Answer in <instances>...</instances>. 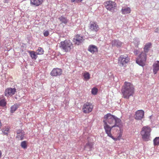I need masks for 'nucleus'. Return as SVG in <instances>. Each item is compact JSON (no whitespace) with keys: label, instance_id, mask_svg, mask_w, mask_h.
Returning a JSON list of instances; mask_svg holds the SVG:
<instances>
[{"label":"nucleus","instance_id":"1","mask_svg":"<svg viewBox=\"0 0 159 159\" xmlns=\"http://www.w3.org/2000/svg\"><path fill=\"white\" fill-rule=\"evenodd\" d=\"M103 122L104 128L108 136L114 141L120 140L122 134L120 130L122 126L120 119L111 114L108 113L104 116Z\"/></svg>","mask_w":159,"mask_h":159},{"label":"nucleus","instance_id":"2","mask_svg":"<svg viewBox=\"0 0 159 159\" xmlns=\"http://www.w3.org/2000/svg\"><path fill=\"white\" fill-rule=\"evenodd\" d=\"M152 45L151 43H146L144 48V51L141 52L136 60V63L140 66H145L147 59V53L148 52Z\"/></svg>","mask_w":159,"mask_h":159},{"label":"nucleus","instance_id":"3","mask_svg":"<svg viewBox=\"0 0 159 159\" xmlns=\"http://www.w3.org/2000/svg\"><path fill=\"white\" fill-rule=\"evenodd\" d=\"M134 87L133 84L130 82L125 81L121 90L124 98L129 99L130 96L133 95L134 91Z\"/></svg>","mask_w":159,"mask_h":159},{"label":"nucleus","instance_id":"4","mask_svg":"<svg viewBox=\"0 0 159 159\" xmlns=\"http://www.w3.org/2000/svg\"><path fill=\"white\" fill-rule=\"evenodd\" d=\"M152 129L148 125L143 126L141 130L140 134L143 140L148 141L150 140L151 132Z\"/></svg>","mask_w":159,"mask_h":159},{"label":"nucleus","instance_id":"5","mask_svg":"<svg viewBox=\"0 0 159 159\" xmlns=\"http://www.w3.org/2000/svg\"><path fill=\"white\" fill-rule=\"evenodd\" d=\"M59 47L65 52H69L73 48V43L70 40L66 39L60 42Z\"/></svg>","mask_w":159,"mask_h":159},{"label":"nucleus","instance_id":"6","mask_svg":"<svg viewBox=\"0 0 159 159\" xmlns=\"http://www.w3.org/2000/svg\"><path fill=\"white\" fill-rule=\"evenodd\" d=\"M129 61V58L127 55H122L118 58V63L120 66H125Z\"/></svg>","mask_w":159,"mask_h":159},{"label":"nucleus","instance_id":"7","mask_svg":"<svg viewBox=\"0 0 159 159\" xmlns=\"http://www.w3.org/2000/svg\"><path fill=\"white\" fill-rule=\"evenodd\" d=\"M93 106L90 102H87L84 104L83 107L82 111L84 113L88 114L91 112L93 108Z\"/></svg>","mask_w":159,"mask_h":159},{"label":"nucleus","instance_id":"8","mask_svg":"<svg viewBox=\"0 0 159 159\" xmlns=\"http://www.w3.org/2000/svg\"><path fill=\"white\" fill-rule=\"evenodd\" d=\"M105 6L107 9L113 12L116 7V4L112 1H107L104 3Z\"/></svg>","mask_w":159,"mask_h":159},{"label":"nucleus","instance_id":"9","mask_svg":"<svg viewBox=\"0 0 159 159\" xmlns=\"http://www.w3.org/2000/svg\"><path fill=\"white\" fill-rule=\"evenodd\" d=\"M85 39L84 37L79 34H76L73 40L75 44L79 45L83 43Z\"/></svg>","mask_w":159,"mask_h":159},{"label":"nucleus","instance_id":"10","mask_svg":"<svg viewBox=\"0 0 159 159\" xmlns=\"http://www.w3.org/2000/svg\"><path fill=\"white\" fill-rule=\"evenodd\" d=\"M62 73V70L61 68H54L51 71L50 75L52 76H60Z\"/></svg>","mask_w":159,"mask_h":159},{"label":"nucleus","instance_id":"11","mask_svg":"<svg viewBox=\"0 0 159 159\" xmlns=\"http://www.w3.org/2000/svg\"><path fill=\"white\" fill-rule=\"evenodd\" d=\"M144 112L143 110H138L135 112V119L136 120H141L144 117Z\"/></svg>","mask_w":159,"mask_h":159},{"label":"nucleus","instance_id":"12","mask_svg":"<svg viewBox=\"0 0 159 159\" xmlns=\"http://www.w3.org/2000/svg\"><path fill=\"white\" fill-rule=\"evenodd\" d=\"M89 29L90 31L97 32L99 30L98 25L96 22H92L90 23Z\"/></svg>","mask_w":159,"mask_h":159},{"label":"nucleus","instance_id":"13","mask_svg":"<svg viewBox=\"0 0 159 159\" xmlns=\"http://www.w3.org/2000/svg\"><path fill=\"white\" fill-rule=\"evenodd\" d=\"M25 133L21 129L18 130L16 131V138L18 140H21L23 139L25 137Z\"/></svg>","mask_w":159,"mask_h":159},{"label":"nucleus","instance_id":"14","mask_svg":"<svg viewBox=\"0 0 159 159\" xmlns=\"http://www.w3.org/2000/svg\"><path fill=\"white\" fill-rule=\"evenodd\" d=\"M43 0H30L31 5L34 7H38L43 4Z\"/></svg>","mask_w":159,"mask_h":159},{"label":"nucleus","instance_id":"15","mask_svg":"<svg viewBox=\"0 0 159 159\" xmlns=\"http://www.w3.org/2000/svg\"><path fill=\"white\" fill-rule=\"evenodd\" d=\"M88 50L91 52V53H94L95 52H98V49L97 46L91 44L89 46Z\"/></svg>","mask_w":159,"mask_h":159},{"label":"nucleus","instance_id":"16","mask_svg":"<svg viewBox=\"0 0 159 159\" xmlns=\"http://www.w3.org/2000/svg\"><path fill=\"white\" fill-rule=\"evenodd\" d=\"M153 70L154 74H156L159 70V61H156L153 63Z\"/></svg>","mask_w":159,"mask_h":159},{"label":"nucleus","instance_id":"17","mask_svg":"<svg viewBox=\"0 0 159 159\" xmlns=\"http://www.w3.org/2000/svg\"><path fill=\"white\" fill-rule=\"evenodd\" d=\"M112 46H116L117 47H120L121 46L122 43L118 40H114L111 42Z\"/></svg>","mask_w":159,"mask_h":159},{"label":"nucleus","instance_id":"18","mask_svg":"<svg viewBox=\"0 0 159 159\" xmlns=\"http://www.w3.org/2000/svg\"><path fill=\"white\" fill-rule=\"evenodd\" d=\"M58 20L61 22V23H63L65 24H67L68 21V20L67 18L63 16H61L59 17L58 18Z\"/></svg>","mask_w":159,"mask_h":159},{"label":"nucleus","instance_id":"19","mask_svg":"<svg viewBox=\"0 0 159 159\" xmlns=\"http://www.w3.org/2000/svg\"><path fill=\"white\" fill-rule=\"evenodd\" d=\"M122 13L123 14H127L130 13L131 11V9L129 7H126L122 8L121 10Z\"/></svg>","mask_w":159,"mask_h":159},{"label":"nucleus","instance_id":"20","mask_svg":"<svg viewBox=\"0 0 159 159\" xmlns=\"http://www.w3.org/2000/svg\"><path fill=\"white\" fill-rule=\"evenodd\" d=\"M19 106L20 105L18 104H15L14 105H13L11 107V112H14L19 107Z\"/></svg>","mask_w":159,"mask_h":159},{"label":"nucleus","instance_id":"21","mask_svg":"<svg viewBox=\"0 0 159 159\" xmlns=\"http://www.w3.org/2000/svg\"><path fill=\"white\" fill-rule=\"evenodd\" d=\"M83 76L84 77V80H88L90 79V76L89 72H85L83 74Z\"/></svg>","mask_w":159,"mask_h":159},{"label":"nucleus","instance_id":"22","mask_svg":"<svg viewBox=\"0 0 159 159\" xmlns=\"http://www.w3.org/2000/svg\"><path fill=\"white\" fill-rule=\"evenodd\" d=\"M32 59H36L37 58V56L36 54V52L34 51H28Z\"/></svg>","mask_w":159,"mask_h":159},{"label":"nucleus","instance_id":"23","mask_svg":"<svg viewBox=\"0 0 159 159\" xmlns=\"http://www.w3.org/2000/svg\"><path fill=\"white\" fill-rule=\"evenodd\" d=\"M37 54L42 55L44 51L42 48L39 47L37 50Z\"/></svg>","mask_w":159,"mask_h":159},{"label":"nucleus","instance_id":"24","mask_svg":"<svg viewBox=\"0 0 159 159\" xmlns=\"http://www.w3.org/2000/svg\"><path fill=\"white\" fill-rule=\"evenodd\" d=\"M21 147L23 148H26L27 146V142L26 141H23L21 143Z\"/></svg>","mask_w":159,"mask_h":159},{"label":"nucleus","instance_id":"25","mask_svg":"<svg viewBox=\"0 0 159 159\" xmlns=\"http://www.w3.org/2000/svg\"><path fill=\"white\" fill-rule=\"evenodd\" d=\"M154 145H158L159 144V137L156 138L153 140Z\"/></svg>","mask_w":159,"mask_h":159},{"label":"nucleus","instance_id":"26","mask_svg":"<svg viewBox=\"0 0 159 159\" xmlns=\"http://www.w3.org/2000/svg\"><path fill=\"white\" fill-rule=\"evenodd\" d=\"M4 93L5 96L8 97L10 95V88H8L6 89Z\"/></svg>","mask_w":159,"mask_h":159},{"label":"nucleus","instance_id":"27","mask_svg":"<svg viewBox=\"0 0 159 159\" xmlns=\"http://www.w3.org/2000/svg\"><path fill=\"white\" fill-rule=\"evenodd\" d=\"M94 145V143L93 142H91L88 141L87 143L86 144V145L88 146L89 148L91 149Z\"/></svg>","mask_w":159,"mask_h":159},{"label":"nucleus","instance_id":"28","mask_svg":"<svg viewBox=\"0 0 159 159\" xmlns=\"http://www.w3.org/2000/svg\"><path fill=\"white\" fill-rule=\"evenodd\" d=\"M98 89L95 87L93 88L91 90L92 93L93 95H96L98 93Z\"/></svg>","mask_w":159,"mask_h":159},{"label":"nucleus","instance_id":"29","mask_svg":"<svg viewBox=\"0 0 159 159\" xmlns=\"http://www.w3.org/2000/svg\"><path fill=\"white\" fill-rule=\"evenodd\" d=\"M6 104L5 100L4 99H2L0 100V106L2 107H5Z\"/></svg>","mask_w":159,"mask_h":159},{"label":"nucleus","instance_id":"30","mask_svg":"<svg viewBox=\"0 0 159 159\" xmlns=\"http://www.w3.org/2000/svg\"><path fill=\"white\" fill-rule=\"evenodd\" d=\"M16 92V89L15 88H11V95H14Z\"/></svg>","mask_w":159,"mask_h":159},{"label":"nucleus","instance_id":"31","mask_svg":"<svg viewBox=\"0 0 159 159\" xmlns=\"http://www.w3.org/2000/svg\"><path fill=\"white\" fill-rule=\"evenodd\" d=\"M49 33L48 30H44L43 32V34L45 37H47L49 35Z\"/></svg>","mask_w":159,"mask_h":159},{"label":"nucleus","instance_id":"32","mask_svg":"<svg viewBox=\"0 0 159 159\" xmlns=\"http://www.w3.org/2000/svg\"><path fill=\"white\" fill-rule=\"evenodd\" d=\"M72 2H77V3H79V2H81L83 0H71Z\"/></svg>","mask_w":159,"mask_h":159},{"label":"nucleus","instance_id":"33","mask_svg":"<svg viewBox=\"0 0 159 159\" xmlns=\"http://www.w3.org/2000/svg\"><path fill=\"white\" fill-rule=\"evenodd\" d=\"M8 129L7 130H5L3 132V134L4 135H7L8 134Z\"/></svg>","mask_w":159,"mask_h":159},{"label":"nucleus","instance_id":"34","mask_svg":"<svg viewBox=\"0 0 159 159\" xmlns=\"http://www.w3.org/2000/svg\"><path fill=\"white\" fill-rule=\"evenodd\" d=\"M134 53L135 55H137L138 53V50H135L134 51Z\"/></svg>","mask_w":159,"mask_h":159},{"label":"nucleus","instance_id":"35","mask_svg":"<svg viewBox=\"0 0 159 159\" xmlns=\"http://www.w3.org/2000/svg\"><path fill=\"white\" fill-rule=\"evenodd\" d=\"M5 2L8 3L9 2V0H4Z\"/></svg>","mask_w":159,"mask_h":159}]
</instances>
